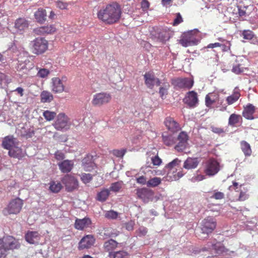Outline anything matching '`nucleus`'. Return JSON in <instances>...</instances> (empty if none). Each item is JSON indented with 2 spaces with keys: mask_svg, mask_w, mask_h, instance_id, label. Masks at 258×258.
I'll list each match as a JSON object with an SVG mask.
<instances>
[{
  "mask_svg": "<svg viewBox=\"0 0 258 258\" xmlns=\"http://www.w3.org/2000/svg\"><path fill=\"white\" fill-rule=\"evenodd\" d=\"M121 14L119 5L112 3L102 7L97 13V17L104 23L110 25L118 22Z\"/></svg>",
  "mask_w": 258,
  "mask_h": 258,
  "instance_id": "1",
  "label": "nucleus"
},
{
  "mask_svg": "<svg viewBox=\"0 0 258 258\" xmlns=\"http://www.w3.org/2000/svg\"><path fill=\"white\" fill-rule=\"evenodd\" d=\"M180 163V160L176 158L165 166V168L168 170L165 177L166 180L170 181L176 180L183 176V174L181 171L177 172V167L179 166Z\"/></svg>",
  "mask_w": 258,
  "mask_h": 258,
  "instance_id": "2",
  "label": "nucleus"
},
{
  "mask_svg": "<svg viewBox=\"0 0 258 258\" xmlns=\"http://www.w3.org/2000/svg\"><path fill=\"white\" fill-rule=\"evenodd\" d=\"M32 52L37 55L44 53L48 47V42L44 38H36L31 42Z\"/></svg>",
  "mask_w": 258,
  "mask_h": 258,
  "instance_id": "3",
  "label": "nucleus"
},
{
  "mask_svg": "<svg viewBox=\"0 0 258 258\" xmlns=\"http://www.w3.org/2000/svg\"><path fill=\"white\" fill-rule=\"evenodd\" d=\"M220 168V164L217 159L210 158L205 162L204 171L206 175L213 176L219 172Z\"/></svg>",
  "mask_w": 258,
  "mask_h": 258,
  "instance_id": "4",
  "label": "nucleus"
},
{
  "mask_svg": "<svg viewBox=\"0 0 258 258\" xmlns=\"http://www.w3.org/2000/svg\"><path fill=\"white\" fill-rule=\"evenodd\" d=\"M23 201L19 198L11 200L8 205L3 210L5 215L17 214L20 212L23 205Z\"/></svg>",
  "mask_w": 258,
  "mask_h": 258,
  "instance_id": "5",
  "label": "nucleus"
},
{
  "mask_svg": "<svg viewBox=\"0 0 258 258\" xmlns=\"http://www.w3.org/2000/svg\"><path fill=\"white\" fill-rule=\"evenodd\" d=\"M71 125L70 118L64 113H59L53 126L57 131L67 130L70 128Z\"/></svg>",
  "mask_w": 258,
  "mask_h": 258,
  "instance_id": "6",
  "label": "nucleus"
},
{
  "mask_svg": "<svg viewBox=\"0 0 258 258\" xmlns=\"http://www.w3.org/2000/svg\"><path fill=\"white\" fill-rule=\"evenodd\" d=\"M230 188H232L235 192H239L236 201L243 202L249 199L248 188L245 187L243 184L239 185L238 182L233 181L232 186H230Z\"/></svg>",
  "mask_w": 258,
  "mask_h": 258,
  "instance_id": "7",
  "label": "nucleus"
},
{
  "mask_svg": "<svg viewBox=\"0 0 258 258\" xmlns=\"http://www.w3.org/2000/svg\"><path fill=\"white\" fill-rule=\"evenodd\" d=\"M216 221L212 217H208L205 218L201 223V229L202 233L206 234L207 237L208 235L214 230L216 227Z\"/></svg>",
  "mask_w": 258,
  "mask_h": 258,
  "instance_id": "8",
  "label": "nucleus"
},
{
  "mask_svg": "<svg viewBox=\"0 0 258 258\" xmlns=\"http://www.w3.org/2000/svg\"><path fill=\"white\" fill-rule=\"evenodd\" d=\"M189 136L184 131L181 132L177 138V144L175 146V149L179 152L185 151L188 146Z\"/></svg>",
  "mask_w": 258,
  "mask_h": 258,
  "instance_id": "9",
  "label": "nucleus"
},
{
  "mask_svg": "<svg viewBox=\"0 0 258 258\" xmlns=\"http://www.w3.org/2000/svg\"><path fill=\"white\" fill-rule=\"evenodd\" d=\"M111 99V95L107 93H98L93 95L91 101L92 104L94 106H101L110 102Z\"/></svg>",
  "mask_w": 258,
  "mask_h": 258,
  "instance_id": "10",
  "label": "nucleus"
},
{
  "mask_svg": "<svg viewBox=\"0 0 258 258\" xmlns=\"http://www.w3.org/2000/svg\"><path fill=\"white\" fill-rule=\"evenodd\" d=\"M65 185L66 190L71 192L78 188L79 183L77 179L70 174H66L61 180Z\"/></svg>",
  "mask_w": 258,
  "mask_h": 258,
  "instance_id": "11",
  "label": "nucleus"
},
{
  "mask_svg": "<svg viewBox=\"0 0 258 258\" xmlns=\"http://www.w3.org/2000/svg\"><path fill=\"white\" fill-rule=\"evenodd\" d=\"M172 84L179 89H189L193 86L194 81L188 78H177L172 80Z\"/></svg>",
  "mask_w": 258,
  "mask_h": 258,
  "instance_id": "12",
  "label": "nucleus"
},
{
  "mask_svg": "<svg viewBox=\"0 0 258 258\" xmlns=\"http://www.w3.org/2000/svg\"><path fill=\"white\" fill-rule=\"evenodd\" d=\"M183 101L189 108H194L196 107L199 104L197 93L194 91L188 92L183 99Z\"/></svg>",
  "mask_w": 258,
  "mask_h": 258,
  "instance_id": "13",
  "label": "nucleus"
},
{
  "mask_svg": "<svg viewBox=\"0 0 258 258\" xmlns=\"http://www.w3.org/2000/svg\"><path fill=\"white\" fill-rule=\"evenodd\" d=\"M3 245L7 251L10 250L18 249L20 247L18 240L11 236H6L3 237Z\"/></svg>",
  "mask_w": 258,
  "mask_h": 258,
  "instance_id": "14",
  "label": "nucleus"
},
{
  "mask_svg": "<svg viewBox=\"0 0 258 258\" xmlns=\"http://www.w3.org/2000/svg\"><path fill=\"white\" fill-rule=\"evenodd\" d=\"M154 195V192L152 190L146 187L138 189L137 191L138 197L144 203H148L152 200Z\"/></svg>",
  "mask_w": 258,
  "mask_h": 258,
  "instance_id": "15",
  "label": "nucleus"
},
{
  "mask_svg": "<svg viewBox=\"0 0 258 258\" xmlns=\"http://www.w3.org/2000/svg\"><path fill=\"white\" fill-rule=\"evenodd\" d=\"M95 242V239L92 235H87L81 239L78 248L80 250L90 248L94 245Z\"/></svg>",
  "mask_w": 258,
  "mask_h": 258,
  "instance_id": "16",
  "label": "nucleus"
},
{
  "mask_svg": "<svg viewBox=\"0 0 258 258\" xmlns=\"http://www.w3.org/2000/svg\"><path fill=\"white\" fill-rule=\"evenodd\" d=\"M218 40L222 43L215 42L214 43H210L206 48H214L216 47H220L222 52H227L230 50L231 43L230 41L223 39L222 38H218Z\"/></svg>",
  "mask_w": 258,
  "mask_h": 258,
  "instance_id": "17",
  "label": "nucleus"
},
{
  "mask_svg": "<svg viewBox=\"0 0 258 258\" xmlns=\"http://www.w3.org/2000/svg\"><path fill=\"white\" fill-rule=\"evenodd\" d=\"M82 166L86 171H91L96 167L93 156L91 155H87L82 161Z\"/></svg>",
  "mask_w": 258,
  "mask_h": 258,
  "instance_id": "18",
  "label": "nucleus"
},
{
  "mask_svg": "<svg viewBox=\"0 0 258 258\" xmlns=\"http://www.w3.org/2000/svg\"><path fill=\"white\" fill-rule=\"evenodd\" d=\"M34 33L38 35L50 34L56 31V28L54 25H48L36 28L33 30Z\"/></svg>",
  "mask_w": 258,
  "mask_h": 258,
  "instance_id": "19",
  "label": "nucleus"
},
{
  "mask_svg": "<svg viewBox=\"0 0 258 258\" xmlns=\"http://www.w3.org/2000/svg\"><path fill=\"white\" fill-rule=\"evenodd\" d=\"M164 124L167 128L172 133H176L180 130L179 123L171 117L165 118Z\"/></svg>",
  "mask_w": 258,
  "mask_h": 258,
  "instance_id": "20",
  "label": "nucleus"
},
{
  "mask_svg": "<svg viewBox=\"0 0 258 258\" xmlns=\"http://www.w3.org/2000/svg\"><path fill=\"white\" fill-rule=\"evenodd\" d=\"M17 145H19V142L12 135L5 137L2 141V147L7 150H10Z\"/></svg>",
  "mask_w": 258,
  "mask_h": 258,
  "instance_id": "21",
  "label": "nucleus"
},
{
  "mask_svg": "<svg viewBox=\"0 0 258 258\" xmlns=\"http://www.w3.org/2000/svg\"><path fill=\"white\" fill-rule=\"evenodd\" d=\"M92 223L89 218L85 217L83 219L77 218L75 220L74 226L78 230H83L84 229L89 227Z\"/></svg>",
  "mask_w": 258,
  "mask_h": 258,
  "instance_id": "22",
  "label": "nucleus"
},
{
  "mask_svg": "<svg viewBox=\"0 0 258 258\" xmlns=\"http://www.w3.org/2000/svg\"><path fill=\"white\" fill-rule=\"evenodd\" d=\"M255 110V107L251 104H248L244 107L242 112L243 116L247 119L252 120L254 118L253 113Z\"/></svg>",
  "mask_w": 258,
  "mask_h": 258,
  "instance_id": "23",
  "label": "nucleus"
},
{
  "mask_svg": "<svg viewBox=\"0 0 258 258\" xmlns=\"http://www.w3.org/2000/svg\"><path fill=\"white\" fill-rule=\"evenodd\" d=\"M58 166L62 172L69 173L74 167V162L71 160H65L58 163Z\"/></svg>",
  "mask_w": 258,
  "mask_h": 258,
  "instance_id": "24",
  "label": "nucleus"
},
{
  "mask_svg": "<svg viewBox=\"0 0 258 258\" xmlns=\"http://www.w3.org/2000/svg\"><path fill=\"white\" fill-rule=\"evenodd\" d=\"M40 238V235L37 231H28L25 235L26 241L30 244H34Z\"/></svg>",
  "mask_w": 258,
  "mask_h": 258,
  "instance_id": "25",
  "label": "nucleus"
},
{
  "mask_svg": "<svg viewBox=\"0 0 258 258\" xmlns=\"http://www.w3.org/2000/svg\"><path fill=\"white\" fill-rule=\"evenodd\" d=\"M52 83V90L55 93H61L64 91V85L59 78H53Z\"/></svg>",
  "mask_w": 258,
  "mask_h": 258,
  "instance_id": "26",
  "label": "nucleus"
},
{
  "mask_svg": "<svg viewBox=\"0 0 258 258\" xmlns=\"http://www.w3.org/2000/svg\"><path fill=\"white\" fill-rule=\"evenodd\" d=\"M199 163L198 158L188 157L184 162L183 167L186 169H195L198 166Z\"/></svg>",
  "mask_w": 258,
  "mask_h": 258,
  "instance_id": "27",
  "label": "nucleus"
},
{
  "mask_svg": "<svg viewBox=\"0 0 258 258\" xmlns=\"http://www.w3.org/2000/svg\"><path fill=\"white\" fill-rule=\"evenodd\" d=\"M145 79V84L148 88L153 89L155 81H156V77L153 73L147 72L144 75Z\"/></svg>",
  "mask_w": 258,
  "mask_h": 258,
  "instance_id": "28",
  "label": "nucleus"
},
{
  "mask_svg": "<svg viewBox=\"0 0 258 258\" xmlns=\"http://www.w3.org/2000/svg\"><path fill=\"white\" fill-rule=\"evenodd\" d=\"M118 244L115 240L110 239L104 242L103 248L106 252H113L112 251L118 246Z\"/></svg>",
  "mask_w": 258,
  "mask_h": 258,
  "instance_id": "29",
  "label": "nucleus"
},
{
  "mask_svg": "<svg viewBox=\"0 0 258 258\" xmlns=\"http://www.w3.org/2000/svg\"><path fill=\"white\" fill-rule=\"evenodd\" d=\"M17 145L9 150V155L13 158H21L24 157L22 149Z\"/></svg>",
  "mask_w": 258,
  "mask_h": 258,
  "instance_id": "30",
  "label": "nucleus"
},
{
  "mask_svg": "<svg viewBox=\"0 0 258 258\" xmlns=\"http://www.w3.org/2000/svg\"><path fill=\"white\" fill-rule=\"evenodd\" d=\"M219 99V96L217 93H209L205 98L206 105L208 107H211L214 103L218 101Z\"/></svg>",
  "mask_w": 258,
  "mask_h": 258,
  "instance_id": "31",
  "label": "nucleus"
},
{
  "mask_svg": "<svg viewBox=\"0 0 258 258\" xmlns=\"http://www.w3.org/2000/svg\"><path fill=\"white\" fill-rule=\"evenodd\" d=\"M34 17L36 21L42 24L46 20V12L45 10L40 8L35 13Z\"/></svg>",
  "mask_w": 258,
  "mask_h": 258,
  "instance_id": "32",
  "label": "nucleus"
},
{
  "mask_svg": "<svg viewBox=\"0 0 258 258\" xmlns=\"http://www.w3.org/2000/svg\"><path fill=\"white\" fill-rule=\"evenodd\" d=\"M243 59L241 58H237L235 60L236 63L234 64L232 69V72L236 74H240L244 72V65L242 63Z\"/></svg>",
  "mask_w": 258,
  "mask_h": 258,
  "instance_id": "33",
  "label": "nucleus"
},
{
  "mask_svg": "<svg viewBox=\"0 0 258 258\" xmlns=\"http://www.w3.org/2000/svg\"><path fill=\"white\" fill-rule=\"evenodd\" d=\"M28 26V21L24 18H19L16 20L15 23V27L20 31L25 30Z\"/></svg>",
  "mask_w": 258,
  "mask_h": 258,
  "instance_id": "34",
  "label": "nucleus"
},
{
  "mask_svg": "<svg viewBox=\"0 0 258 258\" xmlns=\"http://www.w3.org/2000/svg\"><path fill=\"white\" fill-rule=\"evenodd\" d=\"M211 246L213 249L215 250V253L219 255L222 254L229 251V249L226 248L223 244L219 242H217L214 244H212Z\"/></svg>",
  "mask_w": 258,
  "mask_h": 258,
  "instance_id": "35",
  "label": "nucleus"
},
{
  "mask_svg": "<svg viewBox=\"0 0 258 258\" xmlns=\"http://www.w3.org/2000/svg\"><path fill=\"white\" fill-rule=\"evenodd\" d=\"M162 141L167 146H171L175 143L176 139L171 134L164 133L162 134Z\"/></svg>",
  "mask_w": 258,
  "mask_h": 258,
  "instance_id": "36",
  "label": "nucleus"
},
{
  "mask_svg": "<svg viewBox=\"0 0 258 258\" xmlns=\"http://www.w3.org/2000/svg\"><path fill=\"white\" fill-rule=\"evenodd\" d=\"M238 15L240 17H245L248 16L250 12L249 6H245L243 3H240L238 6Z\"/></svg>",
  "mask_w": 258,
  "mask_h": 258,
  "instance_id": "37",
  "label": "nucleus"
},
{
  "mask_svg": "<svg viewBox=\"0 0 258 258\" xmlns=\"http://www.w3.org/2000/svg\"><path fill=\"white\" fill-rule=\"evenodd\" d=\"M241 119L242 117L240 115L233 113L230 115L228 119V125L232 127L236 126Z\"/></svg>",
  "mask_w": 258,
  "mask_h": 258,
  "instance_id": "38",
  "label": "nucleus"
},
{
  "mask_svg": "<svg viewBox=\"0 0 258 258\" xmlns=\"http://www.w3.org/2000/svg\"><path fill=\"white\" fill-rule=\"evenodd\" d=\"M240 148L245 156H250L252 153L251 147L247 142L242 141L240 143Z\"/></svg>",
  "mask_w": 258,
  "mask_h": 258,
  "instance_id": "39",
  "label": "nucleus"
},
{
  "mask_svg": "<svg viewBox=\"0 0 258 258\" xmlns=\"http://www.w3.org/2000/svg\"><path fill=\"white\" fill-rule=\"evenodd\" d=\"M53 99L52 94L47 91H43L40 94L41 102L42 103L50 102Z\"/></svg>",
  "mask_w": 258,
  "mask_h": 258,
  "instance_id": "40",
  "label": "nucleus"
},
{
  "mask_svg": "<svg viewBox=\"0 0 258 258\" xmlns=\"http://www.w3.org/2000/svg\"><path fill=\"white\" fill-rule=\"evenodd\" d=\"M110 195L109 189L104 188L101 191L98 193L97 200L100 202L105 201Z\"/></svg>",
  "mask_w": 258,
  "mask_h": 258,
  "instance_id": "41",
  "label": "nucleus"
},
{
  "mask_svg": "<svg viewBox=\"0 0 258 258\" xmlns=\"http://www.w3.org/2000/svg\"><path fill=\"white\" fill-rule=\"evenodd\" d=\"M128 255V253L124 250H119L113 252H109L108 255L110 258H127Z\"/></svg>",
  "mask_w": 258,
  "mask_h": 258,
  "instance_id": "42",
  "label": "nucleus"
},
{
  "mask_svg": "<svg viewBox=\"0 0 258 258\" xmlns=\"http://www.w3.org/2000/svg\"><path fill=\"white\" fill-rule=\"evenodd\" d=\"M179 43L183 47H187L197 44L196 40H192L190 37H183L179 40Z\"/></svg>",
  "mask_w": 258,
  "mask_h": 258,
  "instance_id": "43",
  "label": "nucleus"
},
{
  "mask_svg": "<svg viewBox=\"0 0 258 258\" xmlns=\"http://www.w3.org/2000/svg\"><path fill=\"white\" fill-rule=\"evenodd\" d=\"M49 189L54 193L58 192L62 188V186L59 182L51 181L50 183Z\"/></svg>",
  "mask_w": 258,
  "mask_h": 258,
  "instance_id": "44",
  "label": "nucleus"
},
{
  "mask_svg": "<svg viewBox=\"0 0 258 258\" xmlns=\"http://www.w3.org/2000/svg\"><path fill=\"white\" fill-rule=\"evenodd\" d=\"M240 94L238 91H234L233 93L226 98L228 105H231L239 98Z\"/></svg>",
  "mask_w": 258,
  "mask_h": 258,
  "instance_id": "45",
  "label": "nucleus"
},
{
  "mask_svg": "<svg viewBox=\"0 0 258 258\" xmlns=\"http://www.w3.org/2000/svg\"><path fill=\"white\" fill-rule=\"evenodd\" d=\"M161 183V179L160 177H155L149 179L147 182L148 187H156Z\"/></svg>",
  "mask_w": 258,
  "mask_h": 258,
  "instance_id": "46",
  "label": "nucleus"
},
{
  "mask_svg": "<svg viewBox=\"0 0 258 258\" xmlns=\"http://www.w3.org/2000/svg\"><path fill=\"white\" fill-rule=\"evenodd\" d=\"M43 116L47 121H51L57 116L56 112L49 110H45L43 112Z\"/></svg>",
  "mask_w": 258,
  "mask_h": 258,
  "instance_id": "47",
  "label": "nucleus"
},
{
  "mask_svg": "<svg viewBox=\"0 0 258 258\" xmlns=\"http://www.w3.org/2000/svg\"><path fill=\"white\" fill-rule=\"evenodd\" d=\"M170 87V85L169 83H164L163 84V86L161 87L159 90V93L160 94V97L163 99L164 96L166 95L168 93V90Z\"/></svg>",
  "mask_w": 258,
  "mask_h": 258,
  "instance_id": "48",
  "label": "nucleus"
},
{
  "mask_svg": "<svg viewBox=\"0 0 258 258\" xmlns=\"http://www.w3.org/2000/svg\"><path fill=\"white\" fill-rule=\"evenodd\" d=\"M122 186V181H117L112 183L109 188V190L113 192H118L121 188Z\"/></svg>",
  "mask_w": 258,
  "mask_h": 258,
  "instance_id": "49",
  "label": "nucleus"
},
{
  "mask_svg": "<svg viewBox=\"0 0 258 258\" xmlns=\"http://www.w3.org/2000/svg\"><path fill=\"white\" fill-rule=\"evenodd\" d=\"M92 175L89 173H83L81 175V179L85 184L89 183L92 180Z\"/></svg>",
  "mask_w": 258,
  "mask_h": 258,
  "instance_id": "50",
  "label": "nucleus"
},
{
  "mask_svg": "<svg viewBox=\"0 0 258 258\" xmlns=\"http://www.w3.org/2000/svg\"><path fill=\"white\" fill-rule=\"evenodd\" d=\"M242 36L245 39L251 40L253 38L254 34L251 30H244L242 31Z\"/></svg>",
  "mask_w": 258,
  "mask_h": 258,
  "instance_id": "51",
  "label": "nucleus"
},
{
  "mask_svg": "<svg viewBox=\"0 0 258 258\" xmlns=\"http://www.w3.org/2000/svg\"><path fill=\"white\" fill-rule=\"evenodd\" d=\"M50 72L46 69H40L37 74V76L41 78H45L49 74Z\"/></svg>",
  "mask_w": 258,
  "mask_h": 258,
  "instance_id": "52",
  "label": "nucleus"
},
{
  "mask_svg": "<svg viewBox=\"0 0 258 258\" xmlns=\"http://www.w3.org/2000/svg\"><path fill=\"white\" fill-rule=\"evenodd\" d=\"M117 212L112 210L107 211L105 214V218L109 219H116L118 217Z\"/></svg>",
  "mask_w": 258,
  "mask_h": 258,
  "instance_id": "53",
  "label": "nucleus"
},
{
  "mask_svg": "<svg viewBox=\"0 0 258 258\" xmlns=\"http://www.w3.org/2000/svg\"><path fill=\"white\" fill-rule=\"evenodd\" d=\"M211 128L212 132L218 135L224 134L225 133V130L224 129V128L221 127L213 125L211 126Z\"/></svg>",
  "mask_w": 258,
  "mask_h": 258,
  "instance_id": "54",
  "label": "nucleus"
},
{
  "mask_svg": "<svg viewBox=\"0 0 258 258\" xmlns=\"http://www.w3.org/2000/svg\"><path fill=\"white\" fill-rule=\"evenodd\" d=\"M125 149L113 150L112 151V154L117 157H122L125 154Z\"/></svg>",
  "mask_w": 258,
  "mask_h": 258,
  "instance_id": "55",
  "label": "nucleus"
},
{
  "mask_svg": "<svg viewBox=\"0 0 258 258\" xmlns=\"http://www.w3.org/2000/svg\"><path fill=\"white\" fill-rule=\"evenodd\" d=\"M56 5L57 8L61 10L67 9L68 6V3H64L61 0H57L56 3Z\"/></svg>",
  "mask_w": 258,
  "mask_h": 258,
  "instance_id": "56",
  "label": "nucleus"
},
{
  "mask_svg": "<svg viewBox=\"0 0 258 258\" xmlns=\"http://www.w3.org/2000/svg\"><path fill=\"white\" fill-rule=\"evenodd\" d=\"M141 6L143 11L147 12L150 7V3L147 0H143L141 3Z\"/></svg>",
  "mask_w": 258,
  "mask_h": 258,
  "instance_id": "57",
  "label": "nucleus"
},
{
  "mask_svg": "<svg viewBox=\"0 0 258 258\" xmlns=\"http://www.w3.org/2000/svg\"><path fill=\"white\" fill-rule=\"evenodd\" d=\"M152 162L155 166H159L161 163V159L158 156H155L151 158Z\"/></svg>",
  "mask_w": 258,
  "mask_h": 258,
  "instance_id": "58",
  "label": "nucleus"
},
{
  "mask_svg": "<svg viewBox=\"0 0 258 258\" xmlns=\"http://www.w3.org/2000/svg\"><path fill=\"white\" fill-rule=\"evenodd\" d=\"M206 178V176L202 174H198L192 177L191 180L193 182H199L202 181Z\"/></svg>",
  "mask_w": 258,
  "mask_h": 258,
  "instance_id": "59",
  "label": "nucleus"
},
{
  "mask_svg": "<svg viewBox=\"0 0 258 258\" xmlns=\"http://www.w3.org/2000/svg\"><path fill=\"white\" fill-rule=\"evenodd\" d=\"M136 181L138 183L142 184V185H145L147 184V182L148 181H147V178L145 176L142 175L140 176L139 177L136 178Z\"/></svg>",
  "mask_w": 258,
  "mask_h": 258,
  "instance_id": "60",
  "label": "nucleus"
},
{
  "mask_svg": "<svg viewBox=\"0 0 258 258\" xmlns=\"http://www.w3.org/2000/svg\"><path fill=\"white\" fill-rule=\"evenodd\" d=\"M211 198L216 200H221L224 198V194L222 192L217 191L214 193Z\"/></svg>",
  "mask_w": 258,
  "mask_h": 258,
  "instance_id": "61",
  "label": "nucleus"
},
{
  "mask_svg": "<svg viewBox=\"0 0 258 258\" xmlns=\"http://www.w3.org/2000/svg\"><path fill=\"white\" fill-rule=\"evenodd\" d=\"M54 155L55 159L57 160H63L65 157L64 154L62 152L59 151H57L55 153Z\"/></svg>",
  "mask_w": 258,
  "mask_h": 258,
  "instance_id": "62",
  "label": "nucleus"
},
{
  "mask_svg": "<svg viewBox=\"0 0 258 258\" xmlns=\"http://www.w3.org/2000/svg\"><path fill=\"white\" fill-rule=\"evenodd\" d=\"M183 21L182 18L180 14V13H177L176 15V18L174 20V22L173 25L174 26H176L180 24Z\"/></svg>",
  "mask_w": 258,
  "mask_h": 258,
  "instance_id": "63",
  "label": "nucleus"
},
{
  "mask_svg": "<svg viewBox=\"0 0 258 258\" xmlns=\"http://www.w3.org/2000/svg\"><path fill=\"white\" fill-rule=\"evenodd\" d=\"M138 232L140 236H145L147 233L148 230L146 227H141L138 229Z\"/></svg>",
  "mask_w": 258,
  "mask_h": 258,
  "instance_id": "64",
  "label": "nucleus"
}]
</instances>
